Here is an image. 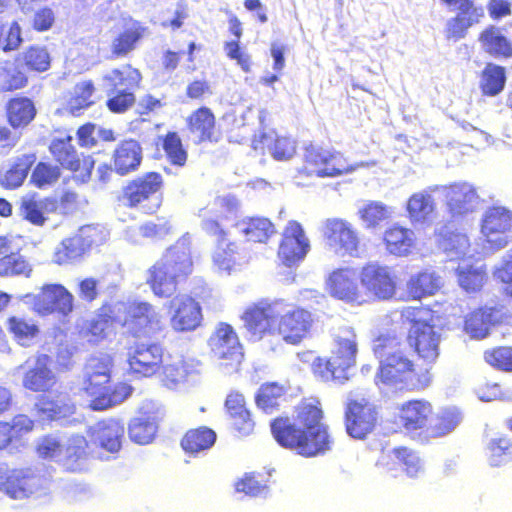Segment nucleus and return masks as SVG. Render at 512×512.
<instances>
[{
  "instance_id": "nucleus-1",
  "label": "nucleus",
  "mask_w": 512,
  "mask_h": 512,
  "mask_svg": "<svg viewBox=\"0 0 512 512\" xmlns=\"http://www.w3.org/2000/svg\"><path fill=\"white\" fill-rule=\"evenodd\" d=\"M321 410L312 404L298 408L295 422L277 418L271 423V432L282 447L305 457H313L331 448L326 427L320 422Z\"/></svg>"
},
{
  "instance_id": "nucleus-2",
  "label": "nucleus",
  "mask_w": 512,
  "mask_h": 512,
  "mask_svg": "<svg viewBox=\"0 0 512 512\" xmlns=\"http://www.w3.org/2000/svg\"><path fill=\"white\" fill-rule=\"evenodd\" d=\"M374 354L379 360L375 383L395 389L414 386V363L406 344L396 336H380L374 343Z\"/></svg>"
},
{
  "instance_id": "nucleus-3",
  "label": "nucleus",
  "mask_w": 512,
  "mask_h": 512,
  "mask_svg": "<svg viewBox=\"0 0 512 512\" xmlns=\"http://www.w3.org/2000/svg\"><path fill=\"white\" fill-rule=\"evenodd\" d=\"M113 360L109 355L93 356L84 367L83 390L92 398L90 407L102 411L119 405L129 398L133 388L127 383H117L107 387L110 382Z\"/></svg>"
},
{
  "instance_id": "nucleus-4",
  "label": "nucleus",
  "mask_w": 512,
  "mask_h": 512,
  "mask_svg": "<svg viewBox=\"0 0 512 512\" xmlns=\"http://www.w3.org/2000/svg\"><path fill=\"white\" fill-rule=\"evenodd\" d=\"M192 270L190 241L183 237L149 270L147 283L156 296L168 298L176 292L178 280L186 278Z\"/></svg>"
},
{
  "instance_id": "nucleus-5",
  "label": "nucleus",
  "mask_w": 512,
  "mask_h": 512,
  "mask_svg": "<svg viewBox=\"0 0 512 512\" xmlns=\"http://www.w3.org/2000/svg\"><path fill=\"white\" fill-rule=\"evenodd\" d=\"M402 317L411 323L408 341L415 347L418 355L433 362L439 355L440 334L430 323L432 313L426 308L408 307L402 311Z\"/></svg>"
},
{
  "instance_id": "nucleus-6",
  "label": "nucleus",
  "mask_w": 512,
  "mask_h": 512,
  "mask_svg": "<svg viewBox=\"0 0 512 512\" xmlns=\"http://www.w3.org/2000/svg\"><path fill=\"white\" fill-rule=\"evenodd\" d=\"M484 253L493 254L512 241V212L503 206L489 207L481 219Z\"/></svg>"
},
{
  "instance_id": "nucleus-7",
  "label": "nucleus",
  "mask_w": 512,
  "mask_h": 512,
  "mask_svg": "<svg viewBox=\"0 0 512 512\" xmlns=\"http://www.w3.org/2000/svg\"><path fill=\"white\" fill-rule=\"evenodd\" d=\"M323 235L327 246L336 255L360 257L362 245L359 231L349 221L342 218L327 219Z\"/></svg>"
},
{
  "instance_id": "nucleus-8",
  "label": "nucleus",
  "mask_w": 512,
  "mask_h": 512,
  "mask_svg": "<svg viewBox=\"0 0 512 512\" xmlns=\"http://www.w3.org/2000/svg\"><path fill=\"white\" fill-rule=\"evenodd\" d=\"M305 164L306 170L318 177H338L358 167L349 164L340 152L313 145L306 149Z\"/></svg>"
},
{
  "instance_id": "nucleus-9",
  "label": "nucleus",
  "mask_w": 512,
  "mask_h": 512,
  "mask_svg": "<svg viewBox=\"0 0 512 512\" xmlns=\"http://www.w3.org/2000/svg\"><path fill=\"white\" fill-rule=\"evenodd\" d=\"M24 300L40 315L57 312L67 316L74 307V296L60 284L44 285L39 293L27 294Z\"/></svg>"
},
{
  "instance_id": "nucleus-10",
  "label": "nucleus",
  "mask_w": 512,
  "mask_h": 512,
  "mask_svg": "<svg viewBox=\"0 0 512 512\" xmlns=\"http://www.w3.org/2000/svg\"><path fill=\"white\" fill-rule=\"evenodd\" d=\"M170 327L175 332H192L203 320L202 309L194 298L188 295H177L168 303Z\"/></svg>"
},
{
  "instance_id": "nucleus-11",
  "label": "nucleus",
  "mask_w": 512,
  "mask_h": 512,
  "mask_svg": "<svg viewBox=\"0 0 512 512\" xmlns=\"http://www.w3.org/2000/svg\"><path fill=\"white\" fill-rule=\"evenodd\" d=\"M135 335L153 337L163 331L165 323L160 312L150 303L133 302L127 308L124 322Z\"/></svg>"
},
{
  "instance_id": "nucleus-12",
  "label": "nucleus",
  "mask_w": 512,
  "mask_h": 512,
  "mask_svg": "<svg viewBox=\"0 0 512 512\" xmlns=\"http://www.w3.org/2000/svg\"><path fill=\"white\" fill-rule=\"evenodd\" d=\"M164 362V349L159 343L136 342L128 352V364L132 373L143 377L156 374Z\"/></svg>"
},
{
  "instance_id": "nucleus-13",
  "label": "nucleus",
  "mask_w": 512,
  "mask_h": 512,
  "mask_svg": "<svg viewBox=\"0 0 512 512\" xmlns=\"http://www.w3.org/2000/svg\"><path fill=\"white\" fill-rule=\"evenodd\" d=\"M50 365V357L41 354L29 358L23 365L17 367V371L24 370L23 387L33 392H46L52 389L57 382V377L51 370Z\"/></svg>"
},
{
  "instance_id": "nucleus-14",
  "label": "nucleus",
  "mask_w": 512,
  "mask_h": 512,
  "mask_svg": "<svg viewBox=\"0 0 512 512\" xmlns=\"http://www.w3.org/2000/svg\"><path fill=\"white\" fill-rule=\"evenodd\" d=\"M440 190L445 197L447 210L453 218L466 216L479 207L480 197L477 190L468 182L440 186Z\"/></svg>"
},
{
  "instance_id": "nucleus-15",
  "label": "nucleus",
  "mask_w": 512,
  "mask_h": 512,
  "mask_svg": "<svg viewBox=\"0 0 512 512\" xmlns=\"http://www.w3.org/2000/svg\"><path fill=\"white\" fill-rule=\"evenodd\" d=\"M376 421L375 408L366 399L348 402L345 411V428L350 437L364 439L373 431Z\"/></svg>"
},
{
  "instance_id": "nucleus-16",
  "label": "nucleus",
  "mask_w": 512,
  "mask_h": 512,
  "mask_svg": "<svg viewBox=\"0 0 512 512\" xmlns=\"http://www.w3.org/2000/svg\"><path fill=\"white\" fill-rule=\"evenodd\" d=\"M361 285L380 300L391 299L396 293V280L391 269L378 263H368L359 274Z\"/></svg>"
},
{
  "instance_id": "nucleus-17",
  "label": "nucleus",
  "mask_w": 512,
  "mask_h": 512,
  "mask_svg": "<svg viewBox=\"0 0 512 512\" xmlns=\"http://www.w3.org/2000/svg\"><path fill=\"white\" fill-rule=\"evenodd\" d=\"M310 249V243L302 226L296 221H290L283 232L278 256L282 262L291 267L302 261Z\"/></svg>"
},
{
  "instance_id": "nucleus-18",
  "label": "nucleus",
  "mask_w": 512,
  "mask_h": 512,
  "mask_svg": "<svg viewBox=\"0 0 512 512\" xmlns=\"http://www.w3.org/2000/svg\"><path fill=\"white\" fill-rule=\"evenodd\" d=\"M43 478L30 468H7L3 495L13 500H24L42 489Z\"/></svg>"
},
{
  "instance_id": "nucleus-19",
  "label": "nucleus",
  "mask_w": 512,
  "mask_h": 512,
  "mask_svg": "<svg viewBox=\"0 0 512 512\" xmlns=\"http://www.w3.org/2000/svg\"><path fill=\"white\" fill-rule=\"evenodd\" d=\"M441 191L439 185L428 186L413 193L407 200L405 210L407 218L414 226H424L432 222L436 211V201L433 193Z\"/></svg>"
},
{
  "instance_id": "nucleus-20",
  "label": "nucleus",
  "mask_w": 512,
  "mask_h": 512,
  "mask_svg": "<svg viewBox=\"0 0 512 512\" xmlns=\"http://www.w3.org/2000/svg\"><path fill=\"white\" fill-rule=\"evenodd\" d=\"M72 137L67 136L65 138L54 139L50 144V152L54 156L57 162L63 167L78 171H81L78 177L81 178L82 182L87 181L91 176V171L94 167V160L92 157H84L82 161L78 158L77 152L71 144Z\"/></svg>"
},
{
  "instance_id": "nucleus-21",
  "label": "nucleus",
  "mask_w": 512,
  "mask_h": 512,
  "mask_svg": "<svg viewBox=\"0 0 512 512\" xmlns=\"http://www.w3.org/2000/svg\"><path fill=\"white\" fill-rule=\"evenodd\" d=\"M357 271L351 267L334 270L327 279V288L331 296L348 303H361Z\"/></svg>"
},
{
  "instance_id": "nucleus-22",
  "label": "nucleus",
  "mask_w": 512,
  "mask_h": 512,
  "mask_svg": "<svg viewBox=\"0 0 512 512\" xmlns=\"http://www.w3.org/2000/svg\"><path fill=\"white\" fill-rule=\"evenodd\" d=\"M212 351L220 360H226L225 366L237 367L243 357L238 337L233 328L225 323H221L215 334L210 339Z\"/></svg>"
},
{
  "instance_id": "nucleus-23",
  "label": "nucleus",
  "mask_w": 512,
  "mask_h": 512,
  "mask_svg": "<svg viewBox=\"0 0 512 512\" xmlns=\"http://www.w3.org/2000/svg\"><path fill=\"white\" fill-rule=\"evenodd\" d=\"M93 444L110 453H117L125 435V424L118 418H107L98 421L89 429Z\"/></svg>"
},
{
  "instance_id": "nucleus-24",
  "label": "nucleus",
  "mask_w": 512,
  "mask_h": 512,
  "mask_svg": "<svg viewBox=\"0 0 512 512\" xmlns=\"http://www.w3.org/2000/svg\"><path fill=\"white\" fill-rule=\"evenodd\" d=\"M277 317L276 304L259 303L246 309L242 316L244 326L251 338L260 340L266 333H273Z\"/></svg>"
},
{
  "instance_id": "nucleus-25",
  "label": "nucleus",
  "mask_w": 512,
  "mask_h": 512,
  "mask_svg": "<svg viewBox=\"0 0 512 512\" xmlns=\"http://www.w3.org/2000/svg\"><path fill=\"white\" fill-rule=\"evenodd\" d=\"M162 185V177L158 173H148L132 181L125 189V199L130 206H137L145 200H152L153 205L148 210L154 211L160 206V197L157 195Z\"/></svg>"
},
{
  "instance_id": "nucleus-26",
  "label": "nucleus",
  "mask_w": 512,
  "mask_h": 512,
  "mask_svg": "<svg viewBox=\"0 0 512 512\" xmlns=\"http://www.w3.org/2000/svg\"><path fill=\"white\" fill-rule=\"evenodd\" d=\"M154 404H144L138 416L132 418L128 424V435L131 441L146 445L153 441L158 430V421L161 418L160 409L150 411Z\"/></svg>"
},
{
  "instance_id": "nucleus-27",
  "label": "nucleus",
  "mask_w": 512,
  "mask_h": 512,
  "mask_svg": "<svg viewBox=\"0 0 512 512\" xmlns=\"http://www.w3.org/2000/svg\"><path fill=\"white\" fill-rule=\"evenodd\" d=\"M311 325V313L298 308L282 315L276 330L286 343L295 345L307 336Z\"/></svg>"
},
{
  "instance_id": "nucleus-28",
  "label": "nucleus",
  "mask_w": 512,
  "mask_h": 512,
  "mask_svg": "<svg viewBox=\"0 0 512 512\" xmlns=\"http://www.w3.org/2000/svg\"><path fill=\"white\" fill-rule=\"evenodd\" d=\"M203 229L216 237L217 245L213 253V262L219 270L230 272L236 265V250L235 243L229 242L226 239V232L221 227L218 221L213 219H205L202 222Z\"/></svg>"
},
{
  "instance_id": "nucleus-29",
  "label": "nucleus",
  "mask_w": 512,
  "mask_h": 512,
  "mask_svg": "<svg viewBox=\"0 0 512 512\" xmlns=\"http://www.w3.org/2000/svg\"><path fill=\"white\" fill-rule=\"evenodd\" d=\"M357 336L353 328L341 327L334 336L333 348L331 351L332 365L338 364L340 371L348 374L356 364Z\"/></svg>"
},
{
  "instance_id": "nucleus-30",
  "label": "nucleus",
  "mask_w": 512,
  "mask_h": 512,
  "mask_svg": "<svg viewBox=\"0 0 512 512\" xmlns=\"http://www.w3.org/2000/svg\"><path fill=\"white\" fill-rule=\"evenodd\" d=\"M451 10L459 13L448 22L449 34L454 38H462L466 30L479 22L484 15L481 7L474 6L471 0H441Z\"/></svg>"
},
{
  "instance_id": "nucleus-31",
  "label": "nucleus",
  "mask_w": 512,
  "mask_h": 512,
  "mask_svg": "<svg viewBox=\"0 0 512 512\" xmlns=\"http://www.w3.org/2000/svg\"><path fill=\"white\" fill-rule=\"evenodd\" d=\"M383 243L389 254L407 257L416 246V236L413 230L396 223L384 231Z\"/></svg>"
},
{
  "instance_id": "nucleus-32",
  "label": "nucleus",
  "mask_w": 512,
  "mask_h": 512,
  "mask_svg": "<svg viewBox=\"0 0 512 512\" xmlns=\"http://www.w3.org/2000/svg\"><path fill=\"white\" fill-rule=\"evenodd\" d=\"M141 74L130 65L108 71L102 76V87L107 95L115 92L134 91L139 87Z\"/></svg>"
},
{
  "instance_id": "nucleus-33",
  "label": "nucleus",
  "mask_w": 512,
  "mask_h": 512,
  "mask_svg": "<svg viewBox=\"0 0 512 512\" xmlns=\"http://www.w3.org/2000/svg\"><path fill=\"white\" fill-rule=\"evenodd\" d=\"M432 407L423 400L409 401L402 405L399 413V423L407 433H413L426 427Z\"/></svg>"
},
{
  "instance_id": "nucleus-34",
  "label": "nucleus",
  "mask_w": 512,
  "mask_h": 512,
  "mask_svg": "<svg viewBox=\"0 0 512 512\" xmlns=\"http://www.w3.org/2000/svg\"><path fill=\"white\" fill-rule=\"evenodd\" d=\"M503 313L496 307H485L472 312L465 321L466 332L475 339L485 338L490 327L502 319Z\"/></svg>"
},
{
  "instance_id": "nucleus-35",
  "label": "nucleus",
  "mask_w": 512,
  "mask_h": 512,
  "mask_svg": "<svg viewBox=\"0 0 512 512\" xmlns=\"http://www.w3.org/2000/svg\"><path fill=\"white\" fill-rule=\"evenodd\" d=\"M439 248L444 252L450 261L467 260L470 256V241L465 233L458 231H447L446 227L439 232Z\"/></svg>"
},
{
  "instance_id": "nucleus-36",
  "label": "nucleus",
  "mask_w": 512,
  "mask_h": 512,
  "mask_svg": "<svg viewBox=\"0 0 512 512\" xmlns=\"http://www.w3.org/2000/svg\"><path fill=\"white\" fill-rule=\"evenodd\" d=\"M35 411L42 421L60 420L73 414L74 405L66 394L56 398L42 396L35 404Z\"/></svg>"
},
{
  "instance_id": "nucleus-37",
  "label": "nucleus",
  "mask_w": 512,
  "mask_h": 512,
  "mask_svg": "<svg viewBox=\"0 0 512 512\" xmlns=\"http://www.w3.org/2000/svg\"><path fill=\"white\" fill-rule=\"evenodd\" d=\"M142 160V149L135 140H126L114 151L115 171L120 175H126L135 171Z\"/></svg>"
},
{
  "instance_id": "nucleus-38",
  "label": "nucleus",
  "mask_w": 512,
  "mask_h": 512,
  "mask_svg": "<svg viewBox=\"0 0 512 512\" xmlns=\"http://www.w3.org/2000/svg\"><path fill=\"white\" fill-rule=\"evenodd\" d=\"M255 150L267 147L272 156L277 160L290 159L295 153V142L288 137H279L275 132L262 133L259 139H253Z\"/></svg>"
},
{
  "instance_id": "nucleus-39",
  "label": "nucleus",
  "mask_w": 512,
  "mask_h": 512,
  "mask_svg": "<svg viewBox=\"0 0 512 512\" xmlns=\"http://www.w3.org/2000/svg\"><path fill=\"white\" fill-rule=\"evenodd\" d=\"M225 406L233 420L234 428L240 433V435H250L254 430V422L250 417L249 411L245 408L243 395L239 393L229 394L227 396Z\"/></svg>"
},
{
  "instance_id": "nucleus-40",
  "label": "nucleus",
  "mask_w": 512,
  "mask_h": 512,
  "mask_svg": "<svg viewBox=\"0 0 512 512\" xmlns=\"http://www.w3.org/2000/svg\"><path fill=\"white\" fill-rule=\"evenodd\" d=\"M442 286L441 277L434 271L425 270L412 275L407 282V293L414 300L434 295Z\"/></svg>"
},
{
  "instance_id": "nucleus-41",
  "label": "nucleus",
  "mask_w": 512,
  "mask_h": 512,
  "mask_svg": "<svg viewBox=\"0 0 512 512\" xmlns=\"http://www.w3.org/2000/svg\"><path fill=\"white\" fill-rule=\"evenodd\" d=\"M479 42L482 49L494 58L512 57V44L495 26L485 29L479 36Z\"/></svg>"
},
{
  "instance_id": "nucleus-42",
  "label": "nucleus",
  "mask_w": 512,
  "mask_h": 512,
  "mask_svg": "<svg viewBox=\"0 0 512 512\" xmlns=\"http://www.w3.org/2000/svg\"><path fill=\"white\" fill-rule=\"evenodd\" d=\"M394 214V208L381 201H365L358 209L357 215L365 229H376L383 222L389 221Z\"/></svg>"
},
{
  "instance_id": "nucleus-43",
  "label": "nucleus",
  "mask_w": 512,
  "mask_h": 512,
  "mask_svg": "<svg viewBox=\"0 0 512 512\" xmlns=\"http://www.w3.org/2000/svg\"><path fill=\"white\" fill-rule=\"evenodd\" d=\"M35 161L36 155L34 153L15 157L10 169L0 175L1 185L7 189H15L21 186Z\"/></svg>"
},
{
  "instance_id": "nucleus-44",
  "label": "nucleus",
  "mask_w": 512,
  "mask_h": 512,
  "mask_svg": "<svg viewBox=\"0 0 512 512\" xmlns=\"http://www.w3.org/2000/svg\"><path fill=\"white\" fill-rule=\"evenodd\" d=\"M456 271L459 285L467 292L479 290L486 278L484 264L481 262L470 263L464 260L459 263Z\"/></svg>"
},
{
  "instance_id": "nucleus-45",
  "label": "nucleus",
  "mask_w": 512,
  "mask_h": 512,
  "mask_svg": "<svg viewBox=\"0 0 512 512\" xmlns=\"http://www.w3.org/2000/svg\"><path fill=\"white\" fill-rule=\"evenodd\" d=\"M87 446V440L82 435L63 438L61 465L67 470L75 471L78 468L79 461L86 456Z\"/></svg>"
},
{
  "instance_id": "nucleus-46",
  "label": "nucleus",
  "mask_w": 512,
  "mask_h": 512,
  "mask_svg": "<svg viewBox=\"0 0 512 512\" xmlns=\"http://www.w3.org/2000/svg\"><path fill=\"white\" fill-rule=\"evenodd\" d=\"M216 441V433L208 427L188 431L181 441L182 448L192 455L209 450Z\"/></svg>"
},
{
  "instance_id": "nucleus-47",
  "label": "nucleus",
  "mask_w": 512,
  "mask_h": 512,
  "mask_svg": "<svg viewBox=\"0 0 512 512\" xmlns=\"http://www.w3.org/2000/svg\"><path fill=\"white\" fill-rule=\"evenodd\" d=\"M236 227L248 241L259 243L265 242L275 232L272 222L264 217L243 220Z\"/></svg>"
},
{
  "instance_id": "nucleus-48",
  "label": "nucleus",
  "mask_w": 512,
  "mask_h": 512,
  "mask_svg": "<svg viewBox=\"0 0 512 512\" xmlns=\"http://www.w3.org/2000/svg\"><path fill=\"white\" fill-rule=\"evenodd\" d=\"M35 114V106L28 98H15L8 103V121L13 128L28 125L35 117Z\"/></svg>"
},
{
  "instance_id": "nucleus-49",
  "label": "nucleus",
  "mask_w": 512,
  "mask_h": 512,
  "mask_svg": "<svg viewBox=\"0 0 512 512\" xmlns=\"http://www.w3.org/2000/svg\"><path fill=\"white\" fill-rule=\"evenodd\" d=\"M86 247L80 239L79 235L66 238L56 247L53 262L59 265L68 264L78 260L86 251Z\"/></svg>"
},
{
  "instance_id": "nucleus-50",
  "label": "nucleus",
  "mask_w": 512,
  "mask_h": 512,
  "mask_svg": "<svg viewBox=\"0 0 512 512\" xmlns=\"http://www.w3.org/2000/svg\"><path fill=\"white\" fill-rule=\"evenodd\" d=\"M214 116L208 108H200L189 119V128L197 141L212 140Z\"/></svg>"
},
{
  "instance_id": "nucleus-51",
  "label": "nucleus",
  "mask_w": 512,
  "mask_h": 512,
  "mask_svg": "<svg viewBox=\"0 0 512 512\" xmlns=\"http://www.w3.org/2000/svg\"><path fill=\"white\" fill-rule=\"evenodd\" d=\"M8 330L13 334L14 339L24 347L32 345L39 332L34 322L16 316L8 319Z\"/></svg>"
},
{
  "instance_id": "nucleus-52",
  "label": "nucleus",
  "mask_w": 512,
  "mask_h": 512,
  "mask_svg": "<svg viewBox=\"0 0 512 512\" xmlns=\"http://www.w3.org/2000/svg\"><path fill=\"white\" fill-rule=\"evenodd\" d=\"M95 102V87L92 81H82L75 85L73 96L68 102V108L73 115H79L81 110Z\"/></svg>"
},
{
  "instance_id": "nucleus-53",
  "label": "nucleus",
  "mask_w": 512,
  "mask_h": 512,
  "mask_svg": "<svg viewBox=\"0 0 512 512\" xmlns=\"http://www.w3.org/2000/svg\"><path fill=\"white\" fill-rule=\"evenodd\" d=\"M462 413L456 407H446L441 409L431 427L435 436H444L452 432L462 421Z\"/></svg>"
},
{
  "instance_id": "nucleus-54",
  "label": "nucleus",
  "mask_w": 512,
  "mask_h": 512,
  "mask_svg": "<svg viewBox=\"0 0 512 512\" xmlns=\"http://www.w3.org/2000/svg\"><path fill=\"white\" fill-rule=\"evenodd\" d=\"M144 30V27H142L139 22H132V24L113 41V53L122 56L132 51L136 43L142 38Z\"/></svg>"
},
{
  "instance_id": "nucleus-55",
  "label": "nucleus",
  "mask_w": 512,
  "mask_h": 512,
  "mask_svg": "<svg viewBox=\"0 0 512 512\" xmlns=\"http://www.w3.org/2000/svg\"><path fill=\"white\" fill-rule=\"evenodd\" d=\"M240 208L239 200L233 195H224L217 197L210 209L202 216L205 219H213L219 222V218H230L237 214Z\"/></svg>"
},
{
  "instance_id": "nucleus-56",
  "label": "nucleus",
  "mask_w": 512,
  "mask_h": 512,
  "mask_svg": "<svg viewBox=\"0 0 512 512\" xmlns=\"http://www.w3.org/2000/svg\"><path fill=\"white\" fill-rule=\"evenodd\" d=\"M505 81L506 76L504 68L498 65L488 64L482 73V91L486 95L495 96L503 90Z\"/></svg>"
},
{
  "instance_id": "nucleus-57",
  "label": "nucleus",
  "mask_w": 512,
  "mask_h": 512,
  "mask_svg": "<svg viewBox=\"0 0 512 512\" xmlns=\"http://www.w3.org/2000/svg\"><path fill=\"white\" fill-rule=\"evenodd\" d=\"M62 442L63 437L54 434L38 438L35 443L37 456L61 464Z\"/></svg>"
},
{
  "instance_id": "nucleus-58",
  "label": "nucleus",
  "mask_w": 512,
  "mask_h": 512,
  "mask_svg": "<svg viewBox=\"0 0 512 512\" xmlns=\"http://www.w3.org/2000/svg\"><path fill=\"white\" fill-rule=\"evenodd\" d=\"M284 395V387L277 383H268L260 387L256 395V404L266 413H271L279 405Z\"/></svg>"
},
{
  "instance_id": "nucleus-59",
  "label": "nucleus",
  "mask_w": 512,
  "mask_h": 512,
  "mask_svg": "<svg viewBox=\"0 0 512 512\" xmlns=\"http://www.w3.org/2000/svg\"><path fill=\"white\" fill-rule=\"evenodd\" d=\"M487 449L491 466L499 467L512 460V443L508 438L491 439Z\"/></svg>"
},
{
  "instance_id": "nucleus-60",
  "label": "nucleus",
  "mask_w": 512,
  "mask_h": 512,
  "mask_svg": "<svg viewBox=\"0 0 512 512\" xmlns=\"http://www.w3.org/2000/svg\"><path fill=\"white\" fill-rule=\"evenodd\" d=\"M332 357L328 360H324L317 357L312 362V371L314 375L323 381L336 380L340 383L344 382L349 378V374L344 371H340L338 364L332 365Z\"/></svg>"
},
{
  "instance_id": "nucleus-61",
  "label": "nucleus",
  "mask_w": 512,
  "mask_h": 512,
  "mask_svg": "<svg viewBox=\"0 0 512 512\" xmlns=\"http://www.w3.org/2000/svg\"><path fill=\"white\" fill-rule=\"evenodd\" d=\"M393 454L409 477H418L423 473V462L413 450L400 447L394 449Z\"/></svg>"
},
{
  "instance_id": "nucleus-62",
  "label": "nucleus",
  "mask_w": 512,
  "mask_h": 512,
  "mask_svg": "<svg viewBox=\"0 0 512 512\" xmlns=\"http://www.w3.org/2000/svg\"><path fill=\"white\" fill-rule=\"evenodd\" d=\"M31 271L30 263L18 253L11 252L9 255L0 258V273L29 276Z\"/></svg>"
},
{
  "instance_id": "nucleus-63",
  "label": "nucleus",
  "mask_w": 512,
  "mask_h": 512,
  "mask_svg": "<svg viewBox=\"0 0 512 512\" xmlns=\"http://www.w3.org/2000/svg\"><path fill=\"white\" fill-rule=\"evenodd\" d=\"M60 169L58 166L40 162L34 168L31 175V182L38 188L53 185L60 177Z\"/></svg>"
},
{
  "instance_id": "nucleus-64",
  "label": "nucleus",
  "mask_w": 512,
  "mask_h": 512,
  "mask_svg": "<svg viewBox=\"0 0 512 512\" xmlns=\"http://www.w3.org/2000/svg\"><path fill=\"white\" fill-rule=\"evenodd\" d=\"M112 331V322L104 316H98L90 321L86 330L83 332L88 342L97 344L105 339Z\"/></svg>"
}]
</instances>
